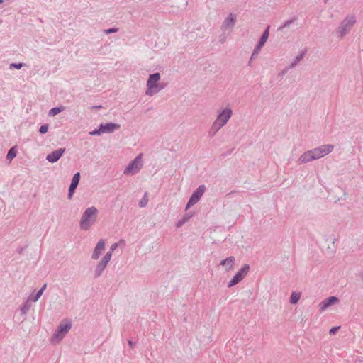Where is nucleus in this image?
<instances>
[{
    "label": "nucleus",
    "mask_w": 363,
    "mask_h": 363,
    "mask_svg": "<svg viewBox=\"0 0 363 363\" xmlns=\"http://www.w3.org/2000/svg\"><path fill=\"white\" fill-rule=\"evenodd\" d=\"M160 79L159 73L150 74L147 82V89L146 94L152 96L157 93L160 89L158 88L157 82Z\"/></svg>",
    "instance_id": "obj_5"
},
{
    "label": "nucleus",
    "mask_w": 363,
    "mask_h": 363,
    "mask_svg": "<svg viewBox=\"0 0 363 363\" xmlns=\"http://www.w3.org/2000/svg\"><path fill=\"white\" fill-rule=\"evenodd\" d=\"M225 26L228 27H232L235 23V18L233 15L230 14L225 21Z\"/></svg>",
    "instance_id": "obj_21"
},
{
    "label": "nucleus",
    "mask_w": 363,
    "mask_h": 363,
    "mask_svg": "<svg viewBox=\"0 0 363 363\" xmlns=\"http://www.w3.org/2000/svg\"><path fill=\"white\" fill-rule=\"evenodd\" d=\"M340 326H336V327H333L330 330H329V334L330 335H335L336 333L340 330Z\"/></svg>",
    "instance_id": "obj_23"
},
{
    "label": "nucleus",
    "mask_w": 363,
    "mask_h": 363,
    "mask_svg": "<svg viewBox=\"0 0 363 363\" xmlns=\"http://www.w3.org/2000/svg\"><path fill=\"white\" fill-rule=\"evenodd\" d=\"M249 269L250 267L247 264L244 265L228 283V287H232L240 282L246 276Z\"/></svg>",
    "instance_id": "obj_7"
},
{
    "label": "nucleus",
    "mask_w": 363,
    "mask_h": 363,
    "mask_svg": "<svg viewBox=\"0 0 363 363\" xmlns=\"http://www.w3.org/2000/svg\"><path fill=\"white\" fill-rule=\"evenodd\" d=\"M48 125H43L40 128V133L42 134H44L48 132Z\"/></svg>",
    "instance_id": "obj_25"
},
{
    "label": "nucleus",
    "mask_w": 363,
    "mask_h": 363,
    "mask_svg": "<svg viewBox=\"0 0 363 363\" xmlns=\"http://www.w3.org/2000/svg\"><path fill=\"white\" fill-rule=\"evenodd\" d=\"M235 263V258L234 257H230L221 262V265H223L226 271H229L233 267V264Z\"/></svg>",
    "instance_id": "obj_17"
},
{
    "label": "nucleus",
    "mask_w": 363,
    "mask_h": 363,
    "mask_svg": "<svg viewBox=\"0 0 363 363\" xmlns=\"http://www.w3.org/2000/svg\"><path fill=\"white\" fill-rule=\"evenodd\" d=\"M269 26H267L266 30L264 31V33H263L260 40H259V43L257 45V48L255 50L252 57H254L261 49V48L264 45V43H266L268 37H269Z\"/></svg>",
    "instance_id": "obj_12"
},
{
    "label": "nucleus",
    "mask_w": 363,
    "mask_h": 363,
    "mask_svg": "<svg viewBox=\"0 0 363 363\" xmlns=\"http://www.w3.org/2000/svg\"><path fill=\"white\" fill-rule=\"evenodd\" d=\"M117 30H118L117 28H111V29L106 30L105 32H106V33H110L116 32Z\"/></svg>",
    "instance_id": "obj_28"
},
{
    "label": "nucleus",
    "mask_w": 363,
    "mask_h": 363,
    "mask_svg": "<svg viewBox=\"0 0 363 363\" xmlns=\"http://www.w3.org/2000/svg\"><path fill=\"white\" fill-rule=\"evenodd\" d=\"M101 133H103L102 131H101V126L99 127V128L98 130H95L92 132L90 133V135H100Z\"/></svg>",
    "instance_id": "obj_26"
},
{
    "label": "nucleus",
    "mask_w": 363,
    "mask_h": 363,
    "mask_svg": "<svg viewBox=\"0 0 363 363\" xmlns=\"http://www.w3.org/2000/svg\"><path fill=\"white\" fill-rule=\"evenodd\" d=\"M1 2H2V0H0V3H1Z\"/></svg>",
    "instance_id": "obj_31"
},
{
    "label": "nucleus",
    "mask_w": 363,
    "mask_h": 363,
    "mask_svg": "<svg viewBox=\"0 0 363 363\" xmlns=\"http://www.w3.org/2000/svg\"><path fill=\"white\" fill-rule=\"evenodd\" d=\"M97 214L98 210L95 207L86 208L81 218V228L84 230H89L96 220Z\"/></svg>",
    "instance_id": "obj_3"
},
{
    "label": "nucleus",
    "mask_w": 363,
    "mask_h": 363,
    "mask_svg": "<svg viewBox=\"0 0 363 363\" xmlns=\"http://www.w3.org/2000/svg\"><path fill=\"white\" fill-rule=\"evenodd\" d=\"M72 324L67 320H62L57 327L55 333L50 339V342L56 345H58L71 330Z\"/></svg>",
    "instance_id": "obj_2"
},
{
    "label": "nucleus",
    "mask_w": 363,
    "mask_h": 363,
    "mask_svg": "<svg viewBox=\"0 0 363 363\" xmlns=\"http://www.w3.org/2000/svg\"><path fill=\"white\" fill-rule=\"evenodd\" d=\"M128 345H129V346H130V348H133V347L135 345V342H133V340H128Z\"/></svg>",
    "instance_id": "obj_27"
},
{
    "label": "nucleus",
    "mask_w": 363,
    "mask_h": 363,
    "mask_svg": "<svg viewBox=\"0 0 363 363\" xmlns=\"http://www.w3.org/2000/svg\"><path fill=\"white\" fill-rule=\"evenodd\" d=\"M65 150V148H60L57 150L52 152L51 153L48 155L47 160L52 163L57 162L63 155Z\"/></svg>",
    "instance_id": "obj_9"
},
{
    "label": "nucleus",
    "mask_w": 363,
    "mask_h": 363,
    "mask_svg": "<svg viewBox=\"0 0 363 363\" xmlns=\"http://www.w3.org/2000/svg\"><path fill=\"white\" fill-rule=\"evenodd\" d=\"M105 243L103 240H100L94 250L92 257L94 259H97L104 249Z\"/></svg>",
    "instance_id": "obj_16"
},
{
    "label": "nucleus",
    "mask_w": 363,
    "mask_h": 363,
    "mask_svg": "<svg viewBox=\"0 0 363 363\" xmlns=\"http://www.w3.org/2000/svg\"><path fill=\"white\" fill-rule=\"evenodd\" d=\"M101 131L104 133H111L114 131L115 130H117L120 128V125L116 123H107L105 125H101Z\"/></svg>",
    "instance_id": "obj_15"
},
{
    "label": "nucleus",
    "mask_w": 363,
    "mask_h": 363,
    "mask_svg": "<svg viewBox=\"0 0 363 363\" xmlns=\"http://www.w3.org/2000/svg\"><path fill=\"white\" fill-rule=\"evenodd\" d=\"M11 67H14L17 69H20L22 67V64H12Z\"/></svg>",
    "instance_id": "obj_29"
},
{
    "label": "nucleus",
    "mask_w": 363,
    "mask_h": 363,
    "mask_svg": "<svg viewBox=\"0 0 363 363\" xmlns=\"http://www.w3.org/2000/svg\"><path fill=\"white\" fill-rule=\"evenodd\" d=\"M116 247H117V244L112 245L111 247V251L110 252H112L116 248Z\"/></svg>",
    "instance_id": "obj_30"
},
{
    "label": "nucleus",
    "mask_w": 363,
    "mask_h": 363,
    "mask_svg": "<svg viewBox=\"0 0 363 363\" xmlns=\"http://www.w3.org/2000/svg\"><path fill=\"white\" fill-rule=\"evenodd\" d=\"M355 23V19L354 17H349L344 20L342 24V30L341 34L343 35L346 30L349 28H350L354 23Z\"/></svg>",
    "instance_id": "obj_13"
},
{
    "label": "nucleus",
    "mask_w": 363,
    "mask_h": 363,
    "mask_svg": "<svg viewBox=\"0 0 363 363\" xmlns=\"http://www.w3.org/2000/svg\"><path fill=\"white\" fill-rule=\"evenodd\" d=\"M142 167V155H139L135 160L129 164L124 171L126 174H134L137 173Z\"/></svg>",
    "instance_id": "obj_6"
},
{
    "label": "nucleus",
    "mask_w": 363,
    "mask_h": 363,
    "mask_svg": "<svg viewBox=\"0 0 363 363\" xmlns=\"http://www.w3.org/2000/svg\"><path fill=\"white\" fill-rule=\"evenodd\" d=\"M232 115L231 109L226 108L217 117L216 120L213 124L212 129L215 131H218L229 120Z\"/></svg>",
    "instance_id": "obj_4"
},
{
    "label": "nucleus",
    "mask_w": 363,
    "mask_h": 363,
    "mask_svg": "<svg viewBox=\"0 0 363 363\" xmlns=\"http://www.w3.org/2000/svg\"><path fill=\"white\" fill-rule=\"evenodd\" d=\"M111 252H108L106 254V255L103 257L101 262L99 264L97 267V270H99V273H101L106 267L108 262L111 258Z\"/></svg>",
    "instance_id": "obj_14"
},
{
    "label": "nucleus",
    "mask_w": 363,
    "mask_h": 363,
    "mask_svg": "<svg viewBox=\"0 0 363 363\" xmlns=\"http://www.w3.org/2000/svg\"><path fill=\"white\" fill-rule=\"evenodd\" d=\"M333 148L334 147L332 145H324L311 150L306 151L299 157L298 162L301 164H304L312 160L320 159L330 153L333 150Z\"/></svg>",
    "instance_id": "obj_1"
},
{
    "label": "nucleus",
    "mask_w": 363,
    "mask_h": 363,
    "mask_svg": "<svg viewBox=\"0 0 363 363\" xmlns=\"http://www.w3.org/2000/svg\"><path fill=\"white\" fill-rule=\"evenodd\" d=\"M205 190L206 187L204 185L200 186L191 196L186 208H189L191 206H193L195 203H196L199 201L201 196L203 194Z\"/></svg>",
    "instance_id": "obj_8"
},
{
    "label": "nucleus",
    "mask_w": 363,
    "mask_h": 363,
    "mask_svg": "<svg viewBox=\"0 0 363 363\" xmlns=\"http://www.w3.org/2000/svg\"><path fill=\"white\" fill-rule=\"evenodd\" d=\"M147 201H148V199L147 198V195H145V196L140 201V206L141 207L145 206L147 203Z\"/></svg>",
    "instance_id": "obj_24"
},
{
    "label": "nucleus",
    "mask_w": 363,
    "mask_h": 363,
    "mask_svg": "<svg viewBox=\"0 0 363 363\" xmlns=\"http://www.w3.org/2000/svg\"><path fill=\"white\" fill-rule=\"evenodd\" d=\"M301 298V293L293 292L290 297V302L293 304L296 303Z\"/></svg>",
    "instance_id": "obj_19"
},
{
    "label": "nucleus",
    "mask_w": 363,
    "mask_h": 363,
    "mask_svg": "<svg viewBox=\"0 0 363 363\" xmlns=\"http://www.w3.org/2000/svg\"><path fill=\"white\" fill-rule=\"evenodd\" d=\"M65 109L64 107H57L53 108L49 111L50 116H55L58 113H60L61 111H62Z\"/></svg>",
    "instance_id": "obj_22"
},
{
    "label": "nucleus",
    "mask_w": 363,
    "mask_h": 363,
    "mask_svg": "<svg viewBox=\"0 0 363 363\" xmlns=\"http://www.w3.org/2000/svg\"><path fill=\"white\" fill-rule=\"evenodd\" d=\"M47 287V284H45L42 288L38 291V293L36 294V295L35 296H30L29 298L30 300H31L33 302H36L39 298L40 297L42 296L43 291L45 290Z\"/></svg>",
    "instance_id": "obj_18"
},
{
    "label": "nucleus",
    "mask_w": 363,
    "mask_h": 363,
    "mask_svg": "<svg viewBox=\"0 0 363 363\" xmlns=\"http://www.w3.org/2000/svg\"><path fill=\"white\" fill-rule=\"evenodd\" d=\"M338 302V298L335 296H331L323 300L319 305L320 310L324 311L327 309L329 306L334 305Z\"/></svg>",
    "instance_id": "obj_11"
},
{
    "label": "nucleus",
    "mask_w": 363,
    "mask_h": 363,
    "mask_svg": "<svg viewBox=\"0 0 363 363\" xmlns=\"http://www.w3.org/2000/svg\"><path fill=\"white\" fill-rule=\"evenodd\" d=\"M17 154V150H16V147H13L9 150V151L7 153L6 157L9 161H11Z\"/></svg>",
    "instance_id": "obj_20"
},
{
    "label": "nucleus",
    "mask_w": 363,
    "mask_h": 363,
    "mask_svg": "<svg viewBox=\"0 0 363 363\" xmlns=\"http://www.w3.org/2000/svg\"><path fill=\"white\" fill-rule=\"evenodd\" d=\"M79 179H80V174H79V172H77L74 175L72 182H71V184H70V186H69V189L68 198L69 199H71L73 196V194L79 184Z\"/></svg>",
    "instance_id": "obj_10"
}]
</instances>
